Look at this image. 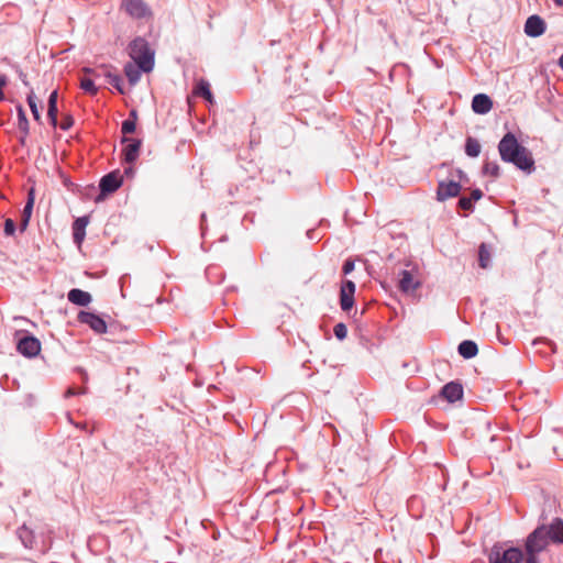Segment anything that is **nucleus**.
Masks as SVG:
<instances>
[{
  "label": "nucleus",
  "instance_id": "obj_9",
  "mask_svg": "<svg viewBox=\"0 0 563 563\" xmlns=\"http://www.w3.org/2000/svg\"><path fill=\"white\" fill-rule=\"evenodd\" d=\"M123 7L125 12L135 19H143L151 15L147 5L142 0H125Z\"/></svg>",
  "mask_w": 563,
  "mask_h": 563
},
{
  "label": "nucleus",
  "instance_id": "obj_14",
  "mask_svg": "<svg viewBox=\"0 0 563 563\" xmlns=\"http://www.w3.org/2000/svg\"><path fill=\"white\" fill-rule=\"evenodd\" d=\"M493 108L492 99L484 93H478L474 96L472 100V109L475 113L485 114L489 112Z\"/></svg>",
  "mask_w": 563,
  "mask_h": 563
},
{
  "label": "nucleus",
  "instance_id": "obj_26",
  "mask_svg": "<svg viewBox=\"0 0 563 563\" xmlns=\"http://www.w3.org/2000/svg\"><path fill=\"white\" fill-rule=\"evenodd\" d=\"M80 88L92 96L97 95L98 92V88L91 78H81Z\"/></svg>",
  "mask_w": 563,
  "mask_h": 563
},
{
  "label": "nucleus",
  "instance_id": "obj_30",
  "mask_svg": "<svg viewBox=\"0 0 563 563\" xmlns=\"http://www.w3.org/2000/svg\"><path fill=\"white\" fill-rule=\"evenodd\" d=\"M333 333L335 338L340 341L344 340L347 335V328L344 323H336L333 328Z\"/></svg>",
  "mask_w": 563,
  "mask_h": 563
},
{
  "label": "nucleus",
  "instance_id": "obj_10",
  "mask_svg": "<svg viewBox=\"0 0 563 563\" xmlns=\"http://www.w3.org/2000/svg\"><path fill=\"white\" fill-rule=\"evenodd\" d=\"M121 185L122 176L119 172H112L101 178L99 187L101 194L107 195L114 192Z\"/></svg>",
  "mask_w": 563,
  "mask_h": 563
},
{
  "label": "nucleus",
  "instance_id": "obj_41",
  "mask_svg": "<svg viewBox=\"0 0 563 563\" xmlns=\"http://www.w3.org/2000/svg\"><path fill=\"white\" fill-rule=\"evenodd\" d=\"M129 119H132V120H135V121H136L137 115H136V111H135V110H132V111L130 112V118H129Z\"/></svg>",
  "mask_w": 563,
  "mask_h": 563
},
{
  "label": "nucleus",
  "instance_id": "obj_22",
  "mask_svg": "<svg viewBox=\"0 0 563 563\" xmlns=\"http://www.w3.org/2000/svg\"><path fill=\"white\" fill-rule=\"evenodd\" d=\"M465 152L471 157H477L481 153V144L473 137H467L465 144Z\"/></svg>",
  "mask_w": 563,
  "mask_h": 563
},
{
  "label": "nucleus",
  "instance_id": "obj_38",
  "mask_svg": "<svg viewBox=\"0 0 563 563\" xmlns=\"http://www.w3.org/2000/svg\"><path fill=\"white\" fill-rule=\"evenodd\" d=\"M482 197H483V192H482V190H479V189H474V190L472 191V194H471V197H470V198L472 199V201H477V200H479Z\"/></svg>",
  "mask_w": 563,
  "mask_h": 563
},
{
  "label": "nucleus",
  "instance_id": "obj_33",
  "mask_svg": "<svg viewBox=\"0 0 563 563\" xmlns=\"http://www.w3.org/2000/svg\"><path fill=\"white\" fill-rule=\"evenodd\" d=\"M73 124H74L73 117L69 114H65L60 122V129L66 131V130L70 129L73 126Z\"/></svg>",
  "mask_w": 563,
  "mask_h": 563
},
{
  "label": "nucleus",
  "instance_id": "obj_27",
  "mask_svg": "<svg viewBox=\"0 0 563 563\" xmlns=\"http://www.w3.org/2000/svg\"><path fill=\"white\" fill-rule=\"evenodd\" d=\"M483 172L485 175L497 177L499 175V166L495 162H485L483 166Z\"/></svg>",
  "mask_w": 563,
  "mask_h": 563
},
{
  "label": "nucleus",
  "instance_id": "obj_3",
  "mask_svg": "<svg viewBox=\"0 0 563 563\" xmlns=\"http://www.w3.org/2000/svg\"><path fill=\"white\" fill-rule=\"evenodd\" d=\"M129 55L144 73H150L153 69L154 53L144 38L137 37L130 43Z\"/></svg>",
  "mask_w": 563,
  "mask_h": 563
},
{
  "label": "nucleus",
  "instance_id": "obj_21",
  "mask_svg": "<svg viewBox=\"0 0 563 563\" xmlns=\"http://www.w3.org/2000/svg\"><path fill=\"white\" fill-rule=\"evenodd\" d=\"M195 93L202 96L208 102H213V96L210 91V85L207 80L200 79L195 88Z\"/></svg>",
  "mask_w": 563,
  "mask_h": 563
},
{
  "label": "nucleus",
  "instance_id": "obj_45",
  "mask_svg": "<svg viewBox=\"0 0 563 563\" xmlns=\"http://www.w3.org/2000/svg\"><path fill=\"white\" fill-rule=\"evenodd\" d=\"M23 84H24L25 86H29V81H27V80H25V79H23Z\"/></svg>",
  "mask_w": 563,
  "mask_h": 563
},
{
  "label": "nucleus",
  "instance_id": "obj_31",
  "mask_svg": "<svg viewBox=\"0 0 563 563\" xmlns=\"http://www.w3.org/2000/svg\"><path fill=\"white\" fill-rule=\"evenodd\" d=\"M355 289H356V286H355L354 282H352L350 279H345L341 284L340 291L349 294L350 296H354Z\"/></svg>",
  "mask_w": 563,
  "mask_h": 563
},
{
  "label": "nucleus",
  "instance_id": "obj_40",
  "mask_svg": "<svg viewBox=\"0 0 563 563\" xmlns=\"http://www.w3.org/2000/svg\"><path fill=\"white\" fill-rule=\"evenodd\" d=\"M57 90H54L48 98V103H57Z\"/></svg>",
  "mask_w": 563,
  "mask_h": 563
},
{
  "label": "nucleus",
  "instance_id": "obj_8",
  "mask_svg": "<svg viewBox=\"0 0 563 563\" xmlns=\"http://www.w3.org/2000/svg\"><path fill=\"white\" fill-rule=\"evenodd\" d=\"M122 143H126L122 151L124 162L133 164L139 157L142 142L136 139L123 136Z\"/></svg>",
  "mask_w": 563,
  "mask_h": 563
},
{
  "label": "nucleus",
  "instance_id": "obj_35",
  "mask_svg": "<svg viewBox=\"0 0 563 563\" xmlns=\"http://www.w3.org/2000/svg\"><path fill=\"white\" fill-rule=\"evenodd\" d=\"M354 267H355L354 261L349 258V260L344 261L343 266H342V272L344 275H349L354 271Z\"/></svg>",
  "mask_w": 563,
  "mask_h": 563
},
{
  "label": "nucleus",
  "instance_id": "obj_43",
  "mask_svg": "<svg viewBox=\"0 0 563 563\" xmlns=\"http://www.w3.org/2000/svg\"><path fill=\"white\" fill-rule=\"evenodd\" d=\"M559 7H563V0H553Z\"/></svg>",
  "mask_w": 563,
  "mask_h": 563
},
{
  "label": "nucleus",
  "instance_id": "obj_42",
  "mask_svg": "<svg viewBox=\"0 0 563 563\" xmlns=\"http://www.w3.org/2000/svg\"><path fill=\"white\" fill-rule=\"evenodd\" d=\"M559 65L563 69V53H562V56L559 59Z\"/></svg>",
  "mask_w": 563,
  "mask_h": 563
},
{
  "label": "nucleus",
  "instance_id": "obj_5",
  "mask_svg": "<svg viewBox=\"0 0 563 563\" xmlns=\"http://www.w3.org/2000/svg\"><path fill=\"white\" fill-rule=\"evenodd\" d=\"M21 334L16 341V351L27 358L35 357L41 352V342L37 338L26 331L18 332Z\"/></svg>",
  "mask_w": 563,
  "mask_h": 563
},
{
  "label": "nucleus",
  "instance_id": "obj_28",
  "mask_svg": "<svg viewBox=\"0 0 563 563\" xmlns=\"http://www.w3.org/2000/svg\"><path fill=\"white\" fill-rule=\"evenodd\" d=\"M57 103H48L47 104V117L49 120V123L55 128L57 125Z\"/></svg>",
  "mask_w": 563,
  "mask_h": 563
},
{
  "label": "nucleus",
  "instance_id": "obj_7",
  "mask_svg": "<svg viewBox=\"0 0 563 563\" xmlns=\"http://www.w3.org/2000/svg\"><path fill=\"white\" fill-rule=\"evenodd\" d=\"M80 323L87 324L97 334L107 332V323L102 317L91 311H80L77 316Z\"/></svg>",
  "mask_w": 563,
  "mask_h": 563
},
{
  "label": "nucleus",
  "instance_id": "obj_44",
  "mask_svg": "<svg viewBox=\"0 0 563 563\" xmlns=\"http://www.w3.org/2000/svg\"><path fill=\"white\" fill-rule=\"evenodd\" d=\"M404 269H412V265H409V266H405Z\"/></svg>",
  "mask_w": 563,
  "mask_h": 563
},
{
  "label": "nucleus",
  "instance_id": "obj_1",
  "mask_svg": "<svg viewBox=\"0 0 563 563\" xmlns=\"http://www.w3.org/2000/svg\"><path fill=\"white\" fill-rule=\"evenodd\" d=\"M563 543V519L554 518L549 525H540L525 541V551L496 542L487 552L488 563H540L539 554L551 544Z\"/></svg>",
  "mask_w": 563,
  "mask_h": 563
},
{
  "label": "nucleus",
  "instance_id": "obj_2",
  "mask_svg": "<svg viewBox=\"0 0 563 563\" xmlns=\"http://www.w3.org/2000/svg\"><path fill=\"white\" fill-rule=\"evenodd\" d=\"M501 159L512 163L519 169L531 173L534 169V159L528 148L519 144L517 137L508 132L498 144Z\"/></svg>",
  "mask_w": 563,
  "mask_h": 563
},
{
  "label": "nucleus",
  "instance_id": "obj_15",
  "mask_svg": "<svg viewBox=\"0 0 563 563\" xmlns=\"http://www.w3.org/2000/svg\"><path fill=\"white\" fill-rule=\"evenodd\" d=\"M67 298L71 303L80 307L88 306L92 300V297L88 291L81 290L79 288L70 289L67 294Z\"/></svg>",
  "mask_w": 563,
  "mask_h": 563
},
{
  "label": "nucleus",
  "instance_id": "obj_18",
  "mask_svg": "<svg viewBox=\"0 0 563 563\" xmlns=\"http://www.w3.org/2000/svg\"><path fill=\"white\" fill-rule=\"evenodd\" d=\"M87 224H88L87 218H78L75 220V222L73 224L74 242L77 245H80L85 239V234H86L85 231H86Z\"/></svg>",
  "mask_w": 563,
  "mask_h": 563
},
{
  "label": "nucleus",
  "instance_id": "obj_25",
  "mask_svg": "<svg viewBox=\"0 0 563 563\" xmlns=\"http://www.w3.org/2000/svg\"><path fill=\"white\" fill-rule=\"evenodd\" d=\"M354 305V296L340 291V306L343 311H350Z\"/></svg>",
  "mask_w": 563,
  "mask_h": 563
},
{
  "label": "nucleus",
  "instance_id": "obj_4",
  "mask_svg": "<svg viewBox=\"0 0 563 563\" xmlns=\"http://www.w3.org/2000/svg\"><path fill=\"white\" fill-rule=\"evenodd\" d=\"M405 266L412 265V269H402L399 273L398 287L402 292H411L417 290L421 286V282L415 277L420 274V265L417 261L406 260Z\"/></svg>",
  "mask_w": 563,
  "mask_h": 563
},
{
  "label": "nucleus",
  "instance_id": "obj_20",
  "mask_svg": "<svg viewBox=\"0 0 563 563\" xmlns=\"http://www.w3.org/2000/svg\"><path fill=\"white\" fill-rule=\"evenodd\" d=\"M142 71L143 70L135 62L128 63L124 66V74L131 85H135L140 80Z\"/></svg>",
  "mask_w": 563,
  "mask_h": 563
},
{
  "label": "nucleus",
  "instance_id": "obj_11",
  "mask_svg": "<svg viewBox=\"0 0 563 563\" xmlns=\"http://www.w3.org/2000/svg\"><path fill=\"white\" fill-rule=\"evenodd\" d=\"M545 29V22L537 14L529 16L525 23V33L530 37L541 36Z\"/></svg>",
  "mask_w": 563,
  "mask_h": 563
},
{
  "label": "nucleus",
  "instance_id": "obj_16",
  "mask_svg": "<svg viewBox=\"0 0 563 563\" xmlns=\"http://www.w3.org/2000/svg\"><path fill=\"white\" fill-rule=\"evenodd\" d=\"M33 192H34V190L31 189L30 194H29V198H27L26 205L24 206V209H23L22 214H21L20 231H22V232L27 228L30 219H31V214H32V210H33V206H34Z\"/></svg>",
  "mask_w": 563,
  "mask_h": 563
},
{
  "label": "nucleus",
  "instance_id": "obj_6",
  "mask_svg": "<svg viewBox=\"0 0 563 563\" xmlns=\"http://www.w3.org/2000/svg\"><path fill=\"white\" fill-rule=\"evenodd\" d=\"M82 71L86 74V75H90V76H93V77H100V76H104L108 81L120 92V93H125L124 89H123V86H122V79L121 77L114 73V68L111 66V65H100L96 68H88V67H85L82 69Z\"/></svg>",
  "mask_w": 563,
  "mask_h": 563
},
{
  "label": "nucleus",
  "instance_id": "obj_32",
  "mask_svg": "<svg viewBox=\"0 0 563 563\" xmlns=\"http://www.w3.org/2000/svg\"><path fill=\"white\" fill-rule=\"evenodd\" d=\"M135 128H136L135 120L126 119L122 123L121 131L124 135H126V134L133 133L135 131Z\"/></svg>",
  "mask_w": 563,
  "mask_h": 563
},
{
  "label": "nucleus",
  "instance_id": "obj_23",
  "mask_svg": "<svg viewBox=\"0 0 563 563\" xmlns=\"http://www.w3.org/2000/svg\"><path fill=\"white\" fill-rule=\"evenodd\" d=\"M27 103H29V107L31 109L34 120L40 122L41 118H42L41 111H40V108L37 107L36 96L33 90H31V92L27 96Z\"/></svg>",
  "mask_w": 563,
  "mask_h": 563
},
{
  "label": "nucleus",
  "instance_id": "obj_19",
  "mask_svg": "<svg viewBox=\"0 0 563 563\" xmlns=\"http://www.w3.org/2000/svg\"><path fill=\"white\" fill-rule=\"evenodd\" d=\"M16 536L20 539L21 543L26 549H33L35 544V537L32 530L27 527L22 526L16 530Z\"/></svg>",
  "mask_w": 563,
  "mask_h": 563
},
{
  "label": "nucleus",
  "instance_id": "obj_24",
  "mask_svg": "<svg viewBox=\"0 0 563 563\" xmlns=\"http://www.w3.org/2000/svg\"><path fill=\"white\" fill-rule=\"evenodd\" d=\"M478 264L482 268H487L490 265L492 254L489 249H478Z\"/></svg>",
  "mask_w": 563,
  "mask_h": 563
},
{
  "label": "nucleus",
  "instance_id": "obj_13",
  "mask_svg": "<svg viewBox=\"0 0 563 563\" xmlns=\"http://www.w3.org/2000/svg\"><path fill=\"white\" fill-rule=\"evenodd\" d=\"M440 395L449 402L453 404L462 399L463 386L457 382H450L441 388Z\"/></svg>",
  "mask_w": 563,
  "mask_h": 563
},
{
  "label": "nucleus",
  "instance_id": "obj_36",
  "mask_svg": "<svg viewBox=\"0 0 563 563\" xmlns=\"http://www.w3.org/2000/svg\"><path fill=\"white\" fill-rule=\"evenodd\" d=\"M459 205L463 210H471L473 208V201L468 197H462Z\"/></svg>",
  "mask_w": 563,
  "mask_h": 563
},
{
  "label": "nucleus",
  "instance_id": "obj_29",
  "mask_svg": "<svg viewBox=\"0 0 563 563\" xmlns=\"http://www.w3.org/2000/svg\"><path fill=\"white\" fill-rule=\"evenodd\" d=\"M18 120H19V129L21 131L27 132L29 121H27L25 112L21 106L18 107Z\"/></svg>",
  "mask_w": 563,
  "mask_h": 563
},
{
  "label": "nucleus",
  "instance_id": "obj_37",
  "mask_svg": "<svg viewBox=\"0 0 563 563\" xmlns=\"http://www.w3.org/2000/svg\"><path fill=\"white\" fill-rule=\"evenodd\" d=\"M8 84V78L5 75L0 76V101L4 100V93L2 91V88L5 87Z\"/></svg>",
  "mask_w": 563,
  "mask_h": 563
},
{
  "label": "nucleus",
  "instance_id": "obj_12",
  "mask_svg": "<svg viewBox=\"0 0 563 563\" xmlns=\"http://www.w3.org/2000/svg\"><path fill=\"white\" fill-rule=\"evenodd\" d=\"M461 191V185L456 181H440L437 190V198L444 201L449 198L456 197Z\"/></svg>",
  "mask_w": 563,
  "mask_h": 563
},
{
  "label": "nucleus",
  "instance_id": "obj_17",
  "mask_svg": "<svg viewBox=\"0 0 563 563\" xmlns=\"http://www.w3.org/2000/svg\"><path fill=\"white\" fill-rule=\"evenodd\" d=\"M457 352L462 357L470 360L477 355L478 346L472 340H464L459 344Z\"/></svg>",
  "mask_w": 563,
  "mask_h": 563
},
{
  "label": "nucleus",
  "instance_id": "obj_34",
  "mask_svg": "<svg viewBox=\"0 0 563 563\" xmlns=\"http://www.w3.org/2000/svg\"><path fill=\"white\" fill-rule=\"evenodd\" d=\"M15 231V223L12 219H7L4 221V233L7 235H12Z\"/></svg>",
  "mask_w": 563,
  "mask_h": 563
},
{
  "label": "nucleus",
  "instance_id": "obj_39",
  "mask_svg": "<svg viewBox=\"0 0 563 563\" xmlns=\"http://www.w3.org/2000/svg\"><path fill=\"white\" fill-rule=\"evenodd\" d=\"M82 393H85L84 389L76 390L75 388H68L66 390V397L75 396V395L82 394Z\"/></svg>",
  "mask_w": 563,
  "mask_h": 563
}]
</instances>
